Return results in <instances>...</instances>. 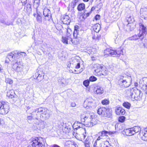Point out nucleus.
I'll return each instance as SVG.
<instances>
[{
    "label": "nucleus",
    "instance_id": "obj_18",
    "mask_svg": "<svg viewBox=\"0 0 147 147\" xmlns=\"http://www.w3.org/2000/svg\"><path fill=\"white\" fill-rule=\"evenodd\" d=\"M115 112L117 115H123L125 113V110L121 107H116Z\"/></svg>",
    "mask_w": 147,
    "mask_h": 147
},
{
    "label": "nucleus",
    "instance_id": "obj_45",
    "mask_svg": "<svg viewBox=\"0 0 147 147\" xmlns=\"http://www.w3.org/2000/svg\"><path fill=\"white\" fill-rule=\"evenodd\" d=\"M89 83L90 81L88 80L84 81L83 82L84 85L86 87H87L89 85Z\"/></svg>",
    "mask_w": 147,
    "mask_h": 147
},
{
    "label": "nucleus",
    "instance_id": "obj_32",
    "mask_svg": "<svg viewBox=\"0 0 147 147\" xmlns=\"http://www.w3.org/2000/svg\"><path fill=\"white\" fill-rule=\"evenodd\" d=\"M96 92L97 94H102L104 92L103 88L102 87L98 86L96 88Z\"/></svg>",
    "mask_w": 147,
    "mask_h": 147
},
{
    "label": "nucleus",
    "instance_id": "obj_44",
    "mask_svg": "<svg viewBox=\"0 0 147 147\" xmlns=\"http://www.w3.org/2000/svg\"><path fill=\"white\" fill-rule=\"evenodd\" d=\"M0 22L5 25H9L11 24V23L9 22L8 21H5L4 20H0Z\"/></svg>",
    "mask_w": 147,
    "mask_h": 147
},
{
    "label": "nucleus",
    "instance_id": "obj_21",
    "mask_svg": "<svg viewBox=\"0 0 147 147\" xmlns=\"http://www.w3.org/2000/svg\"><path fill=\"white\" fill-rule=\"evenodd\" d=\"M87 116H85L83 118L81 119V121L83 122H85L86 126L88 127L92 126V125L89 122L88 119H87Z\"/></svg>",
    "mask_w": 147,
    "mask_h": 147
},
{
    "label": "nucleus",
    "instance_id": "obj_63",
    "mask_svg": "<svg viewBox=\"0 0 147 147\" xmlns=\"http://www.w3.org/2000/svg\"><path fill=\"white\" fill-rule=\"evenodd\" d=\"M138 83L137 82H135L134 83V86H138Z\"/></svg>",
    "mask_w": 147,
    "mask_h": 147
},
{
    "label": "nucleus",
    "instance_id": "obj_7",
    "mask_svg": "<svg viewBox=\"0 0 147 147\" xmlns=\"http://www.w3.org/2000/svg\"><path fill=\"white\" fill-rule=\"evenodd\" d=\"M106 55L109 56H113L114 57H119L121 55H123V52L122 49H118L117 50H113L109 49H106L104 52Z\"/></svg>",
    "mask_w": 147,
    "mask_h": 147
},
{
    "label": "nucleus",
    "instance_id": "obj_25",
    "mask_svg": "<svg viewBox=\"0 0 147 147\" xmlns=\"http://www.w3.org/2000/svg\"><path fill=\"white\" fill-rule=\"evenodd\" d=\"M141 138L144 141H147V130L140 133Z\"/></svg>",
    "mask_w": 147,
    "mask_h": 147
},
{
    "label": "nucleus",
    "instance_id": "obj_55",
    "mask_svg": "<svg viewBox=\"0 0 147 147\" xmlns=\"http://www.w3.org/2000/svg\"><path fill=\"white\" fill-rule=\"evenodd\" d=\"M33 116H32V115L29 116H28L27 117L28 120H32L33 119Z\"/></svg>",
    "mask_w": 147,
    "mask_h": 147
},
{
    "label": "nucleus",
    "instance_id": "obj_59",
    "mask_svg": "<svg viewBox=\"0 0 147 147\" xmlns=\"http://www.w3.org/2000/svg\"><path fill=\"white\" fill-rule=\"evenodd\" d=\"M76 104L74 102H72L71 103V106L73 107H75L76 106Z\"/></svg>",
    "mask_w": 147,
    "mask_h": 147
},
{
    "label": "nucleus",
    "instance_id": "obj_38",
    "mask_svg": "<svg viewBox=\"0 0 147 147\" xmlns=\"http://www.w3.org/2000/svg\"><path fill=\"white\" fill-rule=\"evenodd\" d=\"M36 19L38 23H41L42 22V17L40 14L38 13H37Z\"/></svg>",
    "mask_w": 147,
    "mask_h": 147
},
{
    "label": "nucleus",
    "instance_id": "obj_2",
    "mask_svg": "<svg viewBox=\"0 0 147 147\" xmlns=\"http://www.w3.org/2000/svg\"><path fill=\"white\" fill-rule=\"evenodd\" d=\"M126 93L129 98L137 100L140 99L142 95L141 91L136 88L129 89L127 90Z\"/></svg>",
    "mask_w": 147,
    "mask_h": 147
},
{
    "label": "nucleus",
    "instance_id": "obj_11",
    "mask_svg": "<svg viewBox=\"0 0 147 147\" xmlns=\"http://www.w3.org/2000/svg\"><path fill=\"white\" fill-rule=\"evenodd\" d=\"M43 74L40 71H38L35 74L33 75L34 79L37 80L38 82H40L44 78Z\"/></svg>",
    "mask_w": 147,
    "mask_h": 147
},
{
    "label": "nucleus",
    "instance_id": "obj_8",
    "mask_svg": "<svg viewBox=\"0 0 147 147\" xmlns=\"http://www.w3.org/2000/svg\"><path fill=\"white\" fill-rule=\"evenodd\" d=\"M9 106L7 103L4 101L0 102V114L7 113L9 110Z\"/></svg>",
    "mask_w": 147,
    "mask_h": 147
},
{
    "label": "nucleus",
    "instance_id": "obj_49",
    "mask_svg": "<svg viewBox=\"0 0 147 147\" xmlns=\"http://www.w3.org/2000/svg\"><path fill=\"white\" fill-rule=\"evenodd\" d=\"M125 117L123 116H121L119 117L118 121L119 122H123L125 120Z\"/></svg>",
    "mask_w": 147,
    "mask_h": 147
},
{
    "label": "nucleus",
    "instance_id": "obj_14",
    "mask_svg": "<svg viewBox=\"0 0 147 147\" xmlns=\"http://www.w3.org/2000/svg\"><path fill=\"white\" fill-rule=\"evenodd\" d=\"M64 147H78L77 144L73 141H67L65 143Z\"/></svg>",
    "mask_w": 147,
    "mask_h": 147
},
{
    "label": "nucleus",
    "instance_id": "obj_50",
    "mask_svg": "<svg viewBox=\"0 0 147 147\" xmlns=\"http://www.w3.org/2000/svg\"><path fill=\"white\" fill-rule=\"evenodd\" d=\"M62 42L65 44H68V43H67V37H65L63 36L62 38Z\"/></svg>",
    "mask_w": 147,
    "mask_h": 147
},
{
    "label": "nucleus",
    "instance_id": "obj_35",
    "mask_svg": "<svg viewBox=\"0 0 147 147\" xmlns=\"http://www.w3.org/2000/svg\"><path fill=\"white\" fill-rule=\"evenodd\" d=\"M50 115V111L47 109V111H45V112L44 113L42 116L45 119H47L49 118Z\"/></svg>",
    "mask_w": 147,
    "mask_h": 147
},
{
    "label": "nucleus",
    "instance_id": "obj_5",
    "mask_svg": "<svg viewBox=\"0 0 147 147\" xmlns=\"http://www.w3.org/2000/svg\"><path fill=\"white\" fill-rule=\"evenodd\" d=\"M131 80L130 77H127L126 76H120L118 81L119 85L122 87H127L131 84Z\"/></svg>",
    "mask_w": 147,
    "mask_h": 147
},
{
    "label": "nucleus",
    "instance_id": "obj_52",
    "mask_svg": "<svg viewBox=\"0 0 147 147\" xmlns=\"http://www.w3.org/2000/svg\"><path fill=\"white\" fill-rule=\"evenodd\" d=\"M143 89L147 95V82L146 84L143 85Z\"/></svg>",
    "mask_w": 147,
    "mask_h": 147
},
{
    "label": "nucleus",
    "instance_id": "obj_58",
    "mask_svg": "<svg viewBox=\"0 0 147 147\" xmlns=\"http://www.w3.org/2000/svg\"><path fill=\"white\" fill-rule=\"evenodd\" d=\"M50 147H60L59 145L57 144H53Z\"/></svg>",
    "mask_w": 147,
    "mask_h": 147
},
{
    "label": "nucleus",
    "instance_id": "obj_60",
    "mask_svg": "<svg viewBox=\"0 0 147 147\" xmlns=\"http://www.w3.org/2000/svg\"><path fill=\"white\" fill-rule=\"evenodd\" d=\"M97 144L96 143V141L94 143V145H93L94 147H96L97 146Z\"/></svg>",
    "mask_w": 147,
    "mask_h": 147
},
{
    "label": "nucleus",
    "instance_id": "obj_6",
    "mask_svg": "<svg viewBox=\"0 0 147 147\" xmlns=\"http://www.w3.org/2000/svg\"><path fill=\"white\" fill-rule=\"evenodd\" d=\"M79 27L78 25H76L74 28V31L73 32V36L74 38V41H76V42H73V40L72 38L69 36L67 37V43L68 44H70L71 42H72L73 44H77L79 43V39H78V38L80 37L79 36V32L78 30Z\"/></svg>",
    "mask_w": 147,
    "mask_h": 147
},
{
    "label": "nucleus",
    "instance_id": "obj_24",
    "mask_svg": "<svg viewBox=\"0 0 147 147\" xmlns=\"http://www.w3.org/2000/svg\"><path fill=\"white\" fill-rule=\"evenodd\" d=\"M82 123L78 121H76L73 125V128L75 129H77L82 126Z\"/></svg>",
    "mask_w": 147,
    "mask_h": 147
},
{
    "label": "nucleus",
    "instance_id": "obj_56",
    "mask_svg": "<svg viewBox=\"0 0 147 147\" xmlns=\"http://www.w3.org/2000/svg\"><path fill=\"white\" fill-rule=\"evenodd\" d=\"M27 110H30L31 111H32V112L33 111L34 109H33L32 108L30 107L29 106H28L27 107Z\"/></svg>",
    "mask_w": 147,
    "mask_h": 147
},
{
    "label": "nucleus",
    "instance_id": "obj_54",
    "mask_svg": "<svg viewBox=\"0 0 147 147\" xmlns=\"http://www.w3.org/2000/svg\"><path fill=\"white\" fill-rule=\"evenodd\" d=\"M95 18L96 20H99L100 18V15L97 14Z\"/></svg>",
    "mask_w": 147,
    "mask_h": 147
},
{
    "label": "nucleus",
    "instance_id": "obj_1",
    "mask_svg": "<svg viewBox=\"0 0 147 147\" xmlns=\"http://www.w3.org/2000/svg\"><path fill=\"white\" fill-rule=\"evenodd\" d=\"M16 53L15 51L8 54L7 58L10 61H11L12 68L13 70L18 72H21L23 70V66L22 62L13 61L16 58Z\"/></svg>",
    "mask_w": 147,
    "mask_h": 147
},
{
    "label": "nucleus",
    "instance_id": "obj_46",
    "mask_svg": "<svg viewBox=\"0 0 147 147\" xmlns=\"http://www.w3.org/2000/svg\"><path fill=\"white\" fill-rule=\"evenodd\" d=\"M5 82L10 84H12L13 83L12 80L9 78H7L5 79Z\"/></svg>",
    "mask_w": 147,
    "mask_h": 147
},
{
    "label": "nucleus",
    "instance_id": "obj_64",
    "mask_svg": "<svg viewBox=\"0 0 147 147\" xmlns=\"http://www.w3.org/2000/svg\"><path fill=\"white\" fill-rule=\"evenodd\" d=\"M95 8H94V7H92L91 8V10L93 11L95 9Z\"/></svg>",
    "mask_w": 147,
    "mask_h": 147
},
{
    "label": "nucleus",
    "instance_id": "obj_10",
    "mask_svg": "<svg viewBox=\"0 0 147 147\" xmlns=\"http://www.w3.org/2000/svg\"><path fill=\"white\" fill-rule=\"evenodd\" d=\"M44 17L43 20L50 21L52 18L50 10L48 9H45L43 11Z\"/></svg>",
    "mask_w": 147,
    "mask_h": 147
},
{
    "label": "nucleus",
    "instance_id": "obj_12",
    "mask_svg": "<svg viewBox=\"0 0 147 147\" xmlns=\"http://www.w3.org/2000/svg\"><path fill=\"white\" fill-rule=\"evenodd\" d=\"M7 96L11 98H14L13 100H14V102L16 101L17 96L15 94L14 90H10L8 91L7 92Z\"/></svg>",
    "mask_w": 147,
    "mask_h": 147
},
{
    "label": "nucleus",
    "instance_id": "obj_22",
    "mask_svg": "<svg viewBox=\"0 0 147 147\" xmlns=\"http://www.w3.org/2000/svg\"><path fill=\"white\" fill-rule=\"evenodd\" d=\"M140 13L145 19H147V8H141L140 10Z\"/></svg>",
    "mask_w": 147,
    "mask_h": 147
},
{
    "label": "nucleus",
    "instance_id": "obj_43",
    "mask_svg": "<svg viewBox=\"0 0 147 147\" xmlns=\"http://www.w3.org/2000/svg\"><path fill=\"white\" fill-rule=\"evenodd\" d=\"M84 146L85 147H90V143L89 141L88 140V138H86V140L84 141Z\"/></svg>",
    "mask_w": 147,
    "mask_h": 147
},
{
    "label": "nucleus",
    "instance_id": "obj_40",
    "mask_svg": "<svg viewBox=\"0 0 147 147\" xmlns=\"http://www.w3.org/2000/svg\"><path fill=\"white\" fill-rule=\"evenodd\" d=\"M101 36L100 35L98 34L97 33H95L92 36V38L96 40H99Z\"/></svg>",
    "mask_w": 147,
    "mask_h": 147
},
{
    "label": "nucleus",
    "instance_id": "obj_42",
    "mask_svg": "<svg viewBox=\"0 0 147 147\" xmlns=\"http://www.w3.org/2000/svg\"><path fill=\"white\" fill-rule=\"evenodd\" d=\"M123 105L124 107L127 109H129L131 106V104L127 102H124L123 103Z\"/></svg>",
    "mask_w": 147,
    "mask_h": 147
},
{
    "label": "nucleus",
    "instance_id": "obj_3",
    "mask_svg": "<svg viewBox=\"0 0 147 147\" xmlns=\"http://www.w3.org/2000/svg\"><path fill=\"white\" fill-rule=\"evenodd\" d=\"M139 33L137 35H135L129 38L130 40H136L138 39L139 38L141 40L144 38V35H146L147 32V29L146 28V26L142 23L139 24Z\"/></svg>",
    "mask_w": 147,
    "mask_h": 147
},
{
    "label": "nucleus",
    "instance_id": "obj_27",
    "mask_svg": "<svg viewBox=\"0 0 147 147\" xmlns=\"http://www.w3.org/2000/svg\"><path fill=\"white\" fill-rule=\"evenodd\" d=\"M112 116V110L109 108H106V111L105 112L104 116L108 117H111Z\"/></svg>",
    "mask_w": 147,
    "mask_h": 147
},
{
    "label": "nucleus",
    "instance_id": "obj_20",
    "mask_svg": "<svg viewBox=\"0 0 147 147\" xmlns=\"http://www.w3.org/2000/svg\"><path fill=\"white\" fill-rule=\"evenodd\" d=\"M134 20H132L131 18V17H129L127 19V21L128 22V24L127 25V27L130 31H132L134 29V27H132L133 24L131 23V22L134 21Z\"/></svg>",
    "mask_w": 147,
    "mask_h": 147
},
{
    "label": "nucleus",
    "instance_id": "obj_31",
    "mask_svg": "<svg viewBox=\"0 0 147 147\" xmlns=\"http://www.w3.org/2000/svg\"><path fill=\"white\" fill-rule=\"evenodd\" d=\"M93 30L96 32H99L100 29V26L99 24H96L92 26Z\"/></svg>",
    "mask_w": 147,
    "mask_h": 147
},
{
    "label": "nucleus",
    "instance_id": "obj_19",
    "mask_svg": "<svg viewBox=\"0 0 147 147\" xmlns=\"http://www.w3.org/2000/svg\"><path fill=\"white\" fill-rule=\"evenodd\" d=\"M123 134L127 136H131L133 135L131 128L124 129L123 132Z\"/></svg>",
    "mask_w": 147,
    "mask_h": 147
},
{
    "label": "nucleus",
    "instance_id": "obj_34",
    "mask_svg": "<svg viewBox=\"0 0 147 147\" xmlns=\"http://www.w3.org/2000/svg\"><path fill=\"white\" fill-rule=\"evenodd\" d=\"M87 119H88L89 122L92 125V126L95 124L94 123V121L93 120V118L94 117V116L92 115H90L89 117L87 116Z\"/></svg>",
    "mask_w": 147,
    "mask_h": 147
},
{
    "label": "nucleus",
    "instance_id": "obj_36",
    "mask_svg": "<svg viewBox=\"0 0 147 147\" xmlns=\"http://www.w3.org/2000/svg\"><path fill=\"white\" fill-rule=\"evenodd\" d=\"M104 68L101 70L99 73H98V75L100 76H106L107 74V71L106 70L104 69Z\"/></svg>",
    "mask_w": 147,
    "mask_h": 147
},
{
    "label": "nucleus",
    "instance_id": "obj_57",
    "mask_svg": "<svg viewBox=\"0 0 147 147\" xmlns=\"http://www.w3.org/2000/svg\"><path fill=\"white\" fill-rule=\"evenodd\" d=\"M80 67V63H78L77 65L76 66L75 68L77 69L79 68Z\"/></svg>",
    "mask_w": 147,
    "mask_h": 147
},
{
    "label": "nucleus",
    "instance_id": "obj_61",
    "mask_svg": "<svg viewBox=\"0 0 147 147\" xmlns=\"http://www.w3.org/2000/svg\"><path fill=\"white\" fill-rule=\"evenodd\" d=\"M90 13H86V17H87L88 16L90 15Z\"/></svg>",
    "mask_w": 147,
    "mask_h": 147
},
{
    "label": "nucleus",
    "instance_id": "obj_62",
    "mask_svg": "<svg viewBox=\"0 0 147 147\" xmlns=\"http://www.w3.org/2000/svg\"><path fill=\"white\" fill-rule=\"evenodd\" d=\"M92 60L94 61L96 60V57H92Z\"/></svg>",
    "mask_w": 147,
    "mask_h": 147
},
{
    "label": "nucleus",
    "instance_id": "obj_53",
    "mask_svg": "<svg viewBox=\"0 0 147 147\" xmlns=\"http://www.w3.org/2000/svg\"><path fill=\"white\" fill-rule=\"evenodd\" d=\"M100 147H108V146L106 145L104 143H101L100 144Z\"/></svg>",
    "mask_w": 147,
    "mask_h": 147
},
{
    "label": "nucleus",
    "instance_id": "obj_41",
    "mask_svg": "<svg viewBox=\"0 0 147 147\" xmlns=\"http://www.w3.org/2000/svg\"><path fill=\"white\" fill-rule=\"evenodd\" d=\"M15 52L16 53V58H18V56L21 57V56H25L26 54L25 53L23 52L19 53L17 51H15Z\"/></svg>",
    "mask_w": 147,
    "mask_h": 147
},
{
    "label": "nucleus",
    "instance_id": "obj_23",
    "mask_svg": "<svg viewBox=\"0 0 147 147\" xmlns=\"http://www.w3.org/2000/svg\"><path fill=\"white\" fill-rule=\"evenodd\" d=\"M81 131L82 134L80 135V140L82 141L84 140L87 136V133L86 132V130L85 129L82 128Z\"/></svg>",
    "mask_w": 147,
    "mask_h": 147
},
{
    "label": "nucleus",
    "instance_id": "obj_33",
    "mask_svg": "<svg viewBox=\"0 0 147 147\" xmlns=\"http://www.w3.org/2000/svg\"><path fill=\"white\" fill-rule=\"evenodd\" d=\"M85 5L83 3L79 4L78 6L77 9L78 11H81L85 9Z\"/></svg>",
    "mask_w": 147,
    "mask_h": 147
},
{
    "label": "nucleus",
    "instance_id": "obj_16",
    "mask_svg": "<svg viewBox=\"0 0 147 147\" xmlns=\"http://www.w3.org/2000/svg\"><path fill=\"white\" fill-rule=\"evenodd\" d=\"M84 50L85 52L89 54H93L96 52V49L91 47H88L85 48Z\"/></svg>",
    "mask_w": 147,
    "mask_h": 147
},
{
    "label": "nucleus",
    "instance_id": "obj_9",
    "mask_svg": "<svg viewBox=\"0 0 147 147\" xmlns=\"http://www.w3.org/2000/svg\"><path fill=\"white\" fill-rule=\"evenodd\" d=\"M96 106V102L95 100L91 98L86 99L84 103V106L85 108H92V107H95ZM88 109V108H87Z\"/></svg>",
    "mask_w": 147,
    "mask_h": 147
},
{
    "label": "nucleus",
    "instance_id": "obj_30",
    "mask_svg": "<svg viewBox=\"0 0 147 147\" xmlns=\"http://www.w3.org/2000/svg\"><path fill=\"white\" fill-rule=\"evenodd\" d=\"M133 135H134L136 133L140 132L141 128L139 126H136L132 128Z\"/></svg>",
    "mask_w": 147,
    "mask_h": 147
},
{
    "label": "nucleus",
    "instance_id": "obj_51",
    "mask_svg": "<svg viewBox=\"0 0 147 147\" xmlns=\"http://www.w3.org/2000/svg\"><path fill=\"white\" fill-rule=\"evenodd\" d=\"M40 0H34V5L36 6V7H38L39 5Z\"/></svg>",
    "mask_w": 147,
    "mask_h": 147
},
{
    "label": "nucleus",
    "instance_id": "obj_48",
    "mask_svg": "<svg viewBox=\"0 0 147 147\" xmlns=\"http://www.w3.org/2000/svg\"><path fill=\"white\" fill-rule=\"evenodd\" d=\"M97 78L94 76H91L89 78V80L91 82H94L96 81Z\"/></svg>",
    "mask_w": 147,
    "mask_h": 147
},
{
    "label": "nucleus",
    "instance_id": "obj_47",
    "mask_svg": "<svg viewBox=\"0 0 147 147\" xmlns=\"http://www.w3.org/2000/svg\"><path fill=\"white\" fill-rule=\"evenodd\" d=\"M109 101L107 99L103 100L101 102L104 105H107L109 103Z\"/></svg>",
    "mask_w": 147,
    "mask_h": 147
},
{
    "label": "nucleus",
    "instance_id": "obj_39",
    "mask_svg": "<svg viewBox=\"0 0 147 147\" xmlns=\"http://www.w3.org/2000/svg\"><path fill=\"white\" fill-rule=\"evenodd\" d=\"M46 123L43 121H41L38 124V125L41 128H44L46 125Z\"/></svg>",
    "mask_w": 147,
    "mask_h": 147
},
{
    "label": "nucleus",
    "instance_id": "obj_4",
    "mask_svg": "<svg viewBox=\"0 0 147 147\" xmlns=\"http://www.w3.org/2000/svg\"><path fill=\"white\" fill-rule=\"evenodd\" d=\"M45 140L44 138L39 137L33 138L32 145L27 147H45Z\"/></svg>",
    "mask_w": 147,
    "mask_h": 147
},
{
    "label": "nucleus",
    "instance_id": "obj_13",
    "mask_svg": "<svg viewBox=\"0 0 147 147\" xmlns=\"http://www.w3.org/2000/svg\"><path fill=\"white\" fill-rule=\"evenodd\" d=\"M47 111V108L45 107H40L36 109H34L33 111L30 113H29L31 115H33L34 112H36L37 113H40V114H43L45 111Z\"/></svg>",
    "mask_w": 147,
    "mask_h": 147
},
{
    "label": "nucleus",
    "instance_id": "obj_17",
    "mask_svg": "<svg viewBox=\"0 0 147 147\" xmlns=\"http://www.w3.org/2000/svg\"><path fill=\"white\" fill-rule=\"evenodd\" d=\"M61 20L63 24H69L70 22V18L67 15L63 16V17L61 18Z\"/></svg>",
    "mask_w": 147,
    "mask_h": 147
},
{
    "label": "nucleus",
    "instance_id": "obj_29",
    "mask_svg": "<svg viewBox=\"0 0 147 147\" xmlns=\"http://www.w3.org/2000/svg\"><path fill=\"white\" fill-rule=\"evenodd\" d=\"M123 36L122 34H117L116 38L115 39L116 43H119L122 39Z\"/></svg>",
    "mask_w": 147,
    "mask_h": 147
},
{
    "label": "nucleus",
    "instance_id": "obj_37",
    "mask_svg": "<svg viewBox=\"0 0 147 147\" xmlns=\"http://www.w3.org/2000/svg\"><path fill=\"white\" fill-rule=\"evenodd\" d=\"M79 0H73L71 3V8L74 9L76 7L77 3H78Z\"/></svg>",
    "mask_w": 147,
    "mask_h": 147
},
{
    "label": "nucleus",
    "instance_id": "obj_28",
    "mask_svg": "<svg viewBox=\"0 0 147 147\" xmlns=\"http://www.w3.org/2000/svg\"><path fill=\"white\" fill-rule=\"evenodd\" d=\"M109 132L108 131L104 130L99 133V135L100 136L98 137L97 139V140H100L101 139L103 138L104 136H106V134H108Z\"/></svg>",
    "mask_w": 147,
    "mask_h": 147
},
{
    "label": "nucleus",
    "instance_id": "obj_15",
    "mask_svg": "<svg viewBox=\"0 0 147 147\" xmlns=\"http://www.w3.org/2000/svg\"><path fill=\"white\" fill-rule=\"evenodd\" d=\"M94 67V71L97 73V75H98V73H99V72L103 68L102 65L98 64H95Z\"/></svg>",
    "mask_w": 147,
    "mask_h": 147
},
{
    "label": "nucleus",
    "instance_id": "obj_26",
    "mask_svg": "<svg viewBox=\"0 0 147 147\" xmlns=\"http://www.w3.org/2000/svg\"><path fill=\"white\" fill-rule=\"evenodd\" d=\"M106 108L102 107L99 108L97 110V113L99 115H101L104 116L105 112L106 111Z\"/></svg>",
    "mask_w": 147,
    "mask_h": 147
}]
</instances>
